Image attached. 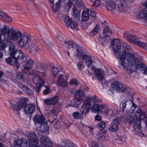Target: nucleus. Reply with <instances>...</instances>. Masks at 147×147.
I'll use <instances>...</instances> for the list:
<instances>
[{"label": "nucleus", "mask_w": 147, "mask_h": 147, "mask_svg": "<svg viewBox=\"0 0 147 147\" xmlns=\"http://www.w3.org/2000/svg\"><path fill=\"white\" fill-rule=\"evenodd\" d=\"M9 46V53L10 57L6 59L5 61L9 65L15 66L17 68L20 66L18 60H22L23 65V71L28 74H30V71L34 62L32 59L26 54H24L20 50H16L13 44L10 41L8 42Z\"/></svg>", "instance_id": "obj_1"}, {"label": "nucleus", "mask_w": 147, "mask_h": 147, "mask_svg": "<svg viewBox=\"0 0 147 147\" xmlns=\"http://www.w3.org/2000/svg\"><path fill=\"white\" fill-rule=\"evenodd\" d=\"M118 60L119 64L129 74L134 72V70L130 67V65L135 69L140 62L138 57H134V55L130 53L125 52V57H123V55H122Z\"/></svg>", "instance_id": "obj_2"}, {"label": "nucleus", "mask_w": 147, "mask_h": 147, "mask_svg": "<svg viewBox=\"0 0 147 147\" xmlns=\"http://www.w3.org/2000/svg\"><path fill=\"white\" fill-rule=\"evenodd\" d=\"M36 40L32 36L25 34L21 38L18 46L22 48L28 50L30 52L34 50V48L36 45Z\"/></svg>", "instance_id": "obj_3"}, {"label": "nucleus", "mask_w": 147, "mask_h": 147, "mask_svg": "<svg viewBox=\"0 0 147 147\" xmlns=\"http://www.w3.org/2000/svg\"><path fill=\"white\" fill-rule=\"evenodd\" d=\"M125 119L126 121L129 124L134 125H133L134 128V131L135 134L140 137L145 136L142 132V130L141 128L140 125L141 121L138 118L136 117L135 116L131 115L125 116Z\"/></svg>", "instance_id": "obj_4"}, {"label": "nucleus", "mask_w": 147, "mask_h": 147, "mask_svg": "<svg viewBox=\"0 0 147 147\" xmlns=\"http://www.w3.org/2000/svg\"><path fill=\"white\" fill-rule=\"evenodd\" d=\"M9 32L7 36V38L14 41H17L18 45L22 36L25 35H22L20 32L16 31L13 28H12V29Z\"/></svg>", "instance_id": "obj_5"}, {"label": "nucleus", "mask_w": 147, "mask_h": 147, "mask_svg": "<svg viewBox=\"0 0 147 147\" xmlns=\"http://www.w3.org/2000/svg\"><path fill=\"white\" fill-rule=\"evenodd\" d=\"M111 45L113 48L114 54L116 58L118 59L122 55L119 53L121 48V43L119 40L114 39L111 42Z\"/></svg>", "instance_id": "obj_6"}, {"label": "nucleus", "mask_w": 147, "mask_h": 147, "mask_svg": "<svg viewBox=\"0 0 147 147\" xmlns=\"http://www.w3.org/2000/svg\"><path fill=\"white\" fill-rule=\"evenodd\" d=\"M93 98L92 97H87L86 100L84 101L83 105L81 107V112L82 116L84 114V116L86 117L87 114L89 112L91 105V101Z\"/></svg>", "instance_id": "obj_7"}, {"label": "nucleus", "mask_w": 147, "mask_h": 147, "mask_svg": "<svg viewBox=\"0 0 147 147\" xmlns=\"http://www.w3.org/2000/svg\"><path fill=\"white\" fill-rule=\"evenodd\" d=\"M131 104H132V106L131 109L132 110V112L134 113V110L137 108V106L133 101L130 100L123 101L120 104V109L121 110L123 111L125 108H129L130 106L131 105Z\"/></svg>", "instance_id": "obj_8"}, {"label": "nucleus", "mask_w": 147, "mask_h": 147, "mask_svg": "<svg viewBox=\"0 0 147 147\" xmlns=\"http://www.w3.org/2000/svg\"><path fill=\"white\" fill-rule=\"evenodd\" d=\"M29 146L30 147H37L38 143V140L36 135L34 132L29 134L28 136Z\"/></svg>", "instance_id": "obj_9"}, {"label": "nucleus", "mask_w": 147, "mask_h": 147, "mask_svg": "<svg viewBox=\"0 0 147 147\" xmlns=\"http://www.w3.org/2000/svg\"><path fill=\"white\" fill-rule=\"evenodd\" d=\"M121 121L120 119L119 118L114 119L110 125L109 130L112 132H115L118 128Z\"/></svg>", "instance_id": "obj_10"}, {"label": "nucleus", "mask_w": 147, "mask_h": 147, "mask_svg": "<svg viewBox=\"0 0 147 147\" xmlns=\"http://www.w3.org/2000/svg\"><path fill=\"white\" fill-rule=\"evenodd\" d=\"M58 39L61 42H64V43L68 45L69 49H71V50H73L75 49L76 46V44L74 42L70 41L64 39L63 37L59 34L57 35Z\"/></svg>", "instance_id": "obj_11"}, {"label": "nucleus", "mask_w": 147, "mask_h": 147, "mask_svg": "<svg viewBox=\"0 0 147 147\" xmlns=\"http://www.w3.org/2000/svg\"><path fill=\"white\" fill-rule=\"evenodd\" d=\"M91 69L94 71L95 76L99 80L101 81L104 79L105 74L102 70L93 67L91 68Z\"/></svg>", "instance_id": "obj_12"}, {"label": "nucleus", "mask_w": 147, "mask_h": 147, "mask_svg": "<svg viewBox=\"0 0 147 147\" xmlns=\"http://www.w3.org/2000/svg\"><path fill=\"white\" fill-rule=\"evenodd\" d=\"M40 146L38 147H52L49 139L46 136H42L40 139Z\"/></svg>", "instance_id": "obj_13"}, {"label": "nucleus", "mask_w": 147, "mask_h": 147, "mask_svg": "<svg viewBox=\"0 0 147 147\" xmlns=\"http://www.w3.org/2000/svg\"><path fill=\"white\" fill-rule=\"evenodd\" d=\"M14 146L12 147H27L28 142L24 138L16 140L14 142Z\"/></svg>", "instance_id": "obj_14"}, {"label": "nucleus", "mask_w": 147, "mask_h": 147, "mask_svg": "<svg viewBox=\"0 0 147 147\" xmlns=\"http://www.w3.org/2000/svg\"><path fill=\"white\" fill-rule=\"evenodd\" d=\"M111 87L113 90L116 91H121L124 92L126 89L123 87L122 83L119 81H116L113 83L111 85Z\"/></svg>", "instance_id": "obj_15"}, {"label": "nucleus", "mask_w": 147, "mask_h": 147, "mask_svg": "<svg viewBox=\"0 0 147 147\" xmlns=\"http://www.w3.org/2000/svg\"><path fill=\"white\" fill-rule=\"evenodd\" d=\"M67 76H63L62 74H60L57 80L58 85L63 87H65L67 84Z\"/></svg>", "instance_id": "obj_16"}, {"label": "nucleus", "mask_w": 147, "mask_h": 147, "mask_svg": "<svg viewBox=\"0 0 147 147\" xmlns=\"http://www.w3.org/2000/svg\"><path fill=\"white\" fill-rule=\"evenodd\" d=\"M24 110L27 114H32L35 111V106L33 104H27L25 105Z\"/></svg>", "instance_id": "obj_17"}, {"label": "nucleus", "mask_w": 147, "mask_h": 147, "mask_svg": "<svg viewBox=\"0 0 147 147\" xmlns=\"http://www.w3.org/2000/svg\"><path fill=\"white\" fill-rule=\"evenodd\" d=\"M59 99V97L56 96L53 98L44 99L43 101L44 103L47 105H54L57 102Z\"/></svg>", "instance_id": "obj_18"}, {"label": "nucleus", "mask_w": 147, "mask_h": 147, "mask_svg": "<svg viewBox=\"0 0 147 147\" xmlns=\"http://www.w3.org/2000/svg\"><path fill=\"white\" fill-rule=\"evenodd\" d=\"M124 36L127 40L131 43L136 44L138 40L135 35L131 34H127L126 32L124 33Z\"/></svg>", "instance_id": "obj_19"}, {"label": "nucleus", "mask_w": 147, "mask_h": 147, "mask_svg": "<svg viewBox=\"0 0 147 147\" xmlns=\"http://www.w3.org/2000/svg\"><path fill=\"white\" fill-rule=\"evenodd\" d=\"M146 8L142 11H139L137 15V17L139 19L145 18L147 20V2L144 3Z\"/></svg>", "instance_id": "obj_20"}, {"label": "nucleus", "mask_w": 147, "mask_h": 147, "mask_svg": "<svg viewBox=\"0 0 147 147\" xmlns=\"http://www.w3.org/2000/svg\"><path fill=\"white\" fill-rule=\"evenodd\" d=\"M45 118L42 115H36L33 118V121L35 124L42 125L44 122Z\"/></svg>", "instance_id": "obj_21"}, {"label": "nucleus", "mask_w": 147, "mask_h": 147, "mask_svg": "<svg viewBox=\"0 0 147 147\" xmlns=\"http://www.w3.org/2000/svg\"><path fill=\"white\" fill-rule=\"evenodd\" d=\"M105 6L107 9L109 11L115 10L117 6L115 3L113 1H107Z\"/></svg>", "instance_id": "obj_22"}, {"label": "nucleus", "mask_w": 147, "mask_h": 147, "mask_svg": "<svg viewBox=\"0 0 147 147\" xmlns=\"http://www.w3.org/2000/svg\"><path fill=\"white\" fill-rule=\"evenodd\" d=\"M127 4L125 0H120L119 4V8L120 12H123L127 10Z\"/></svg>", "instance_id": "obj_23"}, {"label": "nucleus", "mask_w": 147, "mask_h": 147, "mask_svg": "<svg viewBox=\"0 0 147 147\" xmlns=\"http://www.w3.org/2000/svg\"><path fill=\"white\" fill-rule=\"evenodd\" d=\"M30 74H28L26 73L22 72H20L18 73L16 76V78L17 79L19 80H22L23 81H26L28 77V75Z\"/></svg>", "instance_id": "obj_24"}, {"label": "nucleus", "mask_w": 147, "mask_h": 147, "mask_svg": "<svg viewBox=\"0 0 147 147\" xmlns=\"http://www.w3.org/2000/svg\"><path fill=\"white\" fill-rule=\"evenodd\" d=\"M0 19L9 22L12 21V19L9 16L0 9Z\"/></svg>", "instance_id": "obj_25"}, {"label": "nucleus", "mask_w": 147, "mask_h": 147, "mask_svg": "<svg viewBox=\"0 0 147 147\" xmlns=\"http://www.w3.org/2000/svg\"><path fill=\"white\" fill-rule=\"evenodd\" d=\"M11 29L12 28H9L6 25H1L0 27V31L3 35H5L6 34L7 35Z\"/></svg>", "instance_id": "obj_26"}, {"label": "nucleus", "mask_w": 147, "mask_h": 147, "mask_svg": "<svg viewBox=\"0 0 147 147\" xmlns=\"http://www.w3.org/2000/svg\"><path fill=\"white\" fill-rule=\"evenodd\" d=\"M61 144L62 147H77L73 142L68 140H62L61 142Z\"/></svg>", "instance_id": "obj_27"}, {"label": "nucleus", "mask_w": 147, "mask_h": 147, "mask_svg": "<svg viewBox=\"0 0 147 147\" xmlns=\"http://www.w3.org/2000/svg\"><path fill=\"white\" fill-rule=\"evenodd\" d=\"M89 10L88 9H84L82 13V16L81 17V20L82 21H86L88 19L89 20Z\"/></svg>", "instance_id": "obj_28"}, {"label": "nucleus", "mask_w": 147, "mask_h": 147, "mask_svg": "<svg viewBox=\"0 0 147 147\" xmlns=\"http://www.w3.org/2000/svg\"><path fill=\"white\" fill-rule=\"evenodd\" d=\"M6 37L5 35L0 32V50H2L3 51L5 50V49L6 46L5 44L2 42L4 41Z\"/></svg>", "instance_id": "obj_29"}, {"label": "nucleus", "mask_w": 147, "mask_h": 147, "mask_svg": "<svg viewBox=\"0 0 147 147\" xmlns=\"http://www.w3.org/2000/svg\"><path fill=\"white\" fill-rule=\"evenodd\" d=\"M22 89L26 94H32L33 93L32 90L34 89V88L32 86H31L30 88H29L27 86L24 85L22 87Z\"/></svg>", "instance_id": "obj_30"}, {"label": "nucleus", "mask_w": 147, "mask_h": 147, "mask_svg": "<svg viewBox=\"0 0 147 147\" xmlns=\"http://www.w3.org/2000/svg\"><path fill=\"white\" fill-rule=\"evenodd\" d=\"M82 58L84 61H85L88 68H90L92 65V62L90 57L87 55H84Z\"/></svg>", "instance_id": "obj_31"}, {"label": "nucleus", "mask_w": 147, "mask_h": 147, "mask_svg": "<svg viewBox=\"0 0 147 147\" xmlns=\"http://www.w3.org/2000/svg\"><path fill=\"white\" fill-rule=\"evenodd\" d=\"M97 138L101 139L102 140L106 141L108 139L107 134L106 133L99 132L96 135Z\"/></svg>", "instance_id": "obj_32"}, {"label": "nucleus", "mask_w": 147, "mask_h": 147, "mask_svg": "<svg viewBox=\"0 0 147 147\" xmlns=\"http://www.w3.org/2000/svg\"><path fill=\"white\" fill-rule=\"evenodd\" d=\"M33 82L36 85H42L44 83V82L42 78L39 76H36L33 79Z\"/></svg>", "instance_id": "obj_33"}, {"label": "nucleus", "mask_w": 147, "mask_h": 147, "mask_svg": "<svg viewBox=\"0 0 147 147\" xmlns=\"http://www.w3.org/2000/svg\"><path fill=\"white\" fill-rule=\"evenodd\" d=\"M86 50L82 47L79 46L78 48L77 49V55L78 57H82L85 55L86 53Z\"/></svg>", "instance_id": "obj_34"}, {"label": "nucleus", "mask_w": 147, "mask_h": 147, "mask_svg": "<svg viewBox=\"0 0 147 147\" xmlns=\"http://www.w3.org/2000/svg\"><path fill=\"white\" fill-rule=\"evenodd\" d=\"M122 47L124 49L123 50L124 51V53H123L122 52H121L120 51L119 53L121 52V55H123V57H125V53H129V51L131 50V47L129 45H127L126 43H123L122 44Z\"/></svg>", "instance_id": "obj_35"}, {"label": "nucleus", "mask_w": 147, "mask_h": 147, "mask_svg": "<svg viewBox=\"0 0 147 147\" xmlns=\"http://www.w3.org/2000/svg\"><path fill=\"white\" fill-rule=\"evenodd\" d=\"M74 97L79 98L83 100L85 97V94L84 92L81 90L79 89L77 91Z\"/></svg>", "instance_id": "obj_36"}, {"label": "nucleus", "mask_w": 147, "mask_h": 147, "mask_svg": "<svg viewBox=\"0 0 147 147\" xmlns=\"http://www.w3.org/2000/svg\"><path fill=\"white\" fill-rule=\"evenodd\" d=\"M103 33L105 36V38H106L107 37H109L112 34V32L110 30L109 27L106 26L103 30Z\"/></svg>", "instance_id": "obj_37"}, {"label": "nucleus", "mask_w": 147, "mask_h": 147, "mask_svg": "<svg viewBox=\"0 0 147 147\" xmlns=\"http://www.w3.org/2000/svg\"><path fill=\"white\" fill-rule=\"evenodd\" d=\"M89 20H90V21H89L87 23V24L88 25H90L92 22L94 21L95 20L96 13L94 11H90V14L89 15Z\"/></svg>", "instance_id": "obj_38"}, {"label": "nucleus", "mask_w": 147, "mask_h": 147, "mask_svg": "<svg viewBox=\"0 0 147 147\" xmlns=\"http://www.w3.org/2000/svg\"><path fill=\"white\" fill-rule=\"evenodd\" d=\"M72 14L73 16L75 18H79L80 16V12L77 9L76 7L73 6L72 9Z\"/></svg>", "instance_id": "obj_39"}, {"label": "nucleus", "mask_w": 147, "mask_h": 147, "mask_svg": "<svg viewBox=\"0 0 147 147\" xmlns=\"http://www.w3.org/2000/svg\"><path fill=\"white\" fill-rule=\"evenodd\" d=\"M99 29V25L98 24H96L95 27L90 33V34L92 36L95 35L98 33Z\"/></svg>", "instance_id": "obj_40"}, {"label": "nucleus", "mask_w": 147, "mask_h": 147, "mask_svg": "<svg viewBox=\"0 0 147 147\" xmlns=\"http://www.w3.org/2000/svg\"><path fill=\"white\" fill-rule=\"evenodd\" d=\"M13 110L14 111H16L17 113L19 114V112L18 111L21 110L22 108L20 104L18 102L12 106Z\"/></svg>", "instance_id": "obj_41"}, {"label": "nucleus", "mask_w": 147, "mask_h": 147, "mask_svg": "<svg viewBox=\"0 0 147 147\" xmlns=\"http://www.w3.org/2000/svg\"><path fill=\"white\" fill-rule=\"evenodd\" d=\"M44 39V42L46 45L48 49H52V48L54 47V46L51 44V41L49 39H47L46 38H45Z\"/></svg>", "instance_id": "obj_42"}, {"label": "nucleus", "mask_w": 147, "mask_h": 147, "mask_svg": "<svg viewBox=\"0 0 147 147\" xmlns=\"http://www.w3.org/2000/svg\"><path fill=\"white\" fill-rule=\"evenodd\" d=\"M146 68V65L140 62L135 69V70H137L139 69L140 71H143L144 70V71L145 69Z\"/></svg>", "instance_id": "obj_43"}, {"label": "nucleus", "mask_w": 147, "mask_h": 147, "mask_svg": "<svg viewBox=\"0 0 147 147\" xmlns=\"http://www.w3.org/2000/svg\"><path fill=\"white\" fill-rule=\"evenodd\" d=\"M59 111V107L54 106L51 109V112L54 115H57L58 114Z\"/></svg>", "instance_id": "obj_44"}, {"label": "nucleus", "mask_w": 147, "mask_h": 147, "mask_svg": "<svg viewBox=\"0 0 147 147\" xmlns=\"http://www.w3.org/2000/svg\"><path fill=\"white\" fill-rule=\"evenodd\" d=\"M106 126V122L104 121H101L97 124L98 129L102 130L104 129Z\"/></svg>", "instance_id": "obj_45"}, {"label": "nucleus", "mask_w": 147, "mask_h": 147, "mask_svg": "<svg viewBox=\"0 0 147 147\" xmlns=\"http://www.w3.org/2000/svg\"><path fill=\"white\" fill-rule=\"evenodd\" d=\"M72 20V19L70 18L68 16H66L65 17L64 20V22L65 25L67 27H68L69 24H70Z\"/></svg>", "instance_id": "obj_46"}, {"label": "nucleus", "mask_w": 147, "mask_h": 147, "mask_svg": "<svg viewBox=\"0 0 147 147\" xmlns=\"http://www.w3.org/2000/svg\"><path fill=\"white\" fill-rule=\"evenodd\" d=\"M61 1L60 0H59L55 4V8H54L53 6H52V8L53 11L54 12H56L58 10L61 6Z\"/></svg>", "instance_id": "obj_47"}, {"label": "nucleus", "mask_w": 147, "mask_h": 147, "mask_svg": "<svg viewBox=\"0 0 147 147\" xmlns=\"http://www.w3.org/2000/svg\"><path fill=\"white\" fill-rule=\"evenodd\" d=\"M91 111L93 113H99L100 112L98 105L95 104L93 105L91 108Z\"/></svg>", "instance_id": "obj_48"}, {"label": "nucleus", "mask_w": 147, "mask_h": 147, "mask_svg": "<svg viewBox=\"0 0 147 147\" xmlns=\"http://www.w3.org/2000/svg\"><path fill=\"white\" fill-rule=\"evenodd\" d=\"M28 99L27 98H22L19 100L18 102L22 108L25 105V103L28 101Z\"/></svg>", "instance_id": "obj_49"}, {"label": "nucleus", "mask_w": 147, "mask_h": 147, "mask_svg": "<svg viewBox=\"0 0 147 147\" xmlns=\"http://www.w3.org/2000/svg\"><path fill=\"white\" fill-rule=\"evenodd\" d=\"M82 100H83L81 99L74 97V98L73 100V103L74 105H80L81 104V101Z\"/></svg>", "instance_id": "obj_50"}, {"label": "nucleus", "mask_w": 147, "mask_h": 147, "mask_svg": "<svg viewBox=\"0 0 147 147\" xmlns=\"http://www.w3.org/2000/svg\"><path fill=\"white\" fill-rule=\"evenodd\" d=\"M77 26V22L73 20L71 21L70 24L68 26V27H69L71 28L74 29L76 28Z\"/></svg>", "instance_id": "obj_51"}, {"label": "nucleus", "mask_w": 147, "mask_h": 147, "mask_svg": "<svg viewBox=\"0 0 147 147\" xmlns=\"http://www.w3.org/2000/svg\"><path fill=\"white\" fill-rule=\"evenodd\" d=\"M140 47L145 49L146 47V44L145 43L141 42L139 39L138 40L136 44Z\"/></svg>", "instance_id": "obj_52"}, {"label": "nucleus", "mask_w": 147, "mask_h": 147, "mask_svg": "<svg viewBox=\"0 0 147 147\" xmlns=\"http://www.w3.org/2000/svg\"><path fill=\"white\" fill-rule=\"evenodd\" d=\"M53 122H55L54 124V128L56 129H58L60 128V123L59 121H57V119H55Z\"/></svg>", "instance_id": "obj_53"}, {"label": "nucleus", "mask_w": 147, "mask_h": 147, "mask_svg": "<svg viewBox=\"0 0 147 147\" xmlns=\"http://www.w3.org/2000/svg\"><path fill=\"white\" fill-rule=\"evenodd\" d=\"M53 74L55 76L59 72L58 69L56 67H53L51 70Z\"/></svg>", "instance_id": "obj_54"}, {"label": "nucleus", "mask_w": 147, "mask_h": 147, "mask_svg": "<svg viewBox=\"0 0 147 147\" xmlns=\"http://www.w3.org/2000/svg\"><path fill=\"white\" fill-rule=\"evenodd\" d=\"M73 116L74 119H78L81 116V114L78 112H76L73 113Z\"/></svg>", "instance_id": "obj_55"}, {"label": "nucleus", "mask_w": 147, "mask_h": 147, "mask_svg": "<svg viewBox=\"0 0 147 147\" xmlns=\"http://www.w3.org/2000/svg\"><path fill=\"white\" fill-rule=\"evenodd\" d=\"M50 88L48 86H47L46 89L43 90V93L44 95L50 93Z\"/></svg>", "instance_id": "obj_56"}, {"label": "nucleus", "mask_w": 147, "mask_h": 147, "mask_svg": "<svg viewBox=\"0 0 147 147\" xmlns=\"http://www.w3.org/2000/svg\"><path fill=\"white\" fill-rule=\"evenodd\" d=\"M75 1L76 5L78 6L81 7L82 5L83 2L82 0H76Z\"/></svg>", "instance_id": "obj_57"}, {"label": "nucleus", "mask_w": 147, "mask_h": 147, "mask_svg": "<svg viewBox=\"0 0 147 147\" xmlns=\"http://www.w3.org/2000/svg\"><path fill=\"white\" fill-rule=\"evenodd\" d=\"M78 66L79 69H83L84 67V66L82 61H79L78 64Z\"/></svg>", "instance_id": "obj_58"}, {"label": "nucleus", "mask_w": 147, "mask_h": 147, "mask_svg": "<svg viewBox=\"0 0 147 147\" xmlns=\"http://www.w3.org/2000/svg\"><path fill=\"white\" fill-rule=\"evenodd\" d=\"M70 84L71 85L74 84L76 86H77L78 84V82L76 79H74L70 81Z\"/></svg>", "instance_id": "obj_59"}, {"label": "nucleus", "mask_w": 147, "mask_h": 147, "mask_svg": "<svg viewBox=\"0 0 147 147\" xmlns=\"http://www.w3.org/2000/svg\"><path fill=\"white\" fill-rule=\"evenodd\" d=\"M100 4V2L98 0L95 1L93 5H92V6H95L96 7H98Z\"/></svg>", "instance_id": "obj_60"}, {"label": "nucleus", "mask_w": 147, "mask_h": 147, "mask_svg": "<svg viewBox=\"0 0 147 147\" xmlns=\"http://www.w3.org/2000/svg\"><path fill=\"white\" fill-rule=\"evenodd\" d=\"M42 86V85H36L35 90L36 92L37 93H39L40 92V90L41 89V88Z\"/></svg>", "instance_id": "obj_61"}, {"label": "nucleus", "mask_w": 147, "mask_h": 147, "mask_svg": "<svg viewBox=\"0 0 147 147\" xmlns=\"http://www.w3.org/2000/svg\"><path fill=\"white\" fill-rule=\"evenodd\" d=\"M133 113L132 112V111H130L129 110H127L125 111V116H127V115H132L131 114V113Z\"/></svg>", "instance_id": "obj_62"}, {"label": "nucleus", "mask_w": 147, "mask_h": 147, "mask_svg": "<svg viewBox=\"0 0 147 147\" xmlns=\"http://www.w3.org/2000/svg\"><path fill=\"white\" fill-rule=\"evenodd\" d=\"M91 145L92 147H98L97 143L96 141H92L91 143Z\"/></svg>", "instance_id": "obj_63"}, {"label": "nucleus", "mask_w": 147, "mask_h": 147, "mask_svg": "<svg viewBox=\"0 0 147 147\" xmlns=\"http://www.w3.org/2000/svg\"><path fill=\"white\" fill-rule=\"evenodd\" d=\"M34 50L35 53L36 54H37L38 52L40 51V49L37 45H36V47H34Z\"/></svg>", "instance_id": "obj_64"}]
</instances>
